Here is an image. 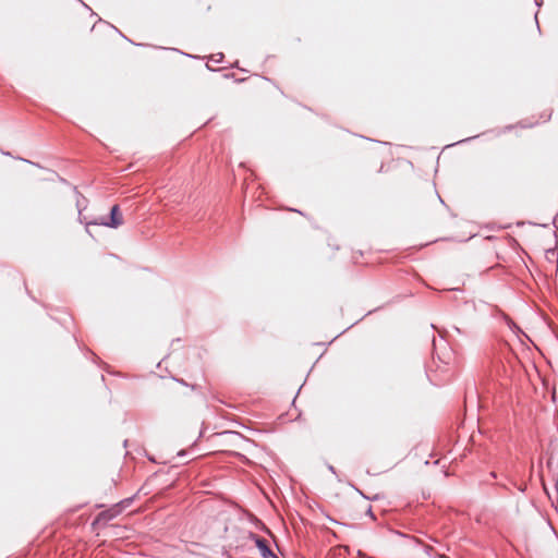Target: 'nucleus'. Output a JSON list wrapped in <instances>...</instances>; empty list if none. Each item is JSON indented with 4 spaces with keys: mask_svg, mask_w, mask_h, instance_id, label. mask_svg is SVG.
I'll return each mask as SVG.
<instances>
[{
    "mask_svg": "<svg viewBox=\"0 0 558 558\" xmlns=\"http://www.w3.org/2000/svg\"><path fill=\"white\" fill-rule=\"evenodd\" d=\"M92 225H94V226H105V227L112 228V229H117L120 226H122L123 225V217H122V214L120 211L119 205H114V206L111 207L109 218L100 217V218L95 219L93 221L86 222V227L87 228L89 226H92ZM87 232H89L88 229H87Z\"/></svg>",
    "mask_w": 558,
    "mask_h": 558,
    "instance_id": "obj_1",
    "label": "nucleus"
},
{
    "mask_svg": "<svg viewBox=\"0 0 558 558\" xmlns=\"http://www.w3.org/2000/svg\"><path fill=\"white\" fill-rule=\"evenodd\" d=\"M255 539V544L259 549L260 556L263 558H278L271 549L268 547L267 542L258 536H253Z\"/></svg>",
    "mask_w": 558,
    "mask_h": 558,
    "instance_id": "obj_2",
    "label": "nucleus"
},
{
    "mask_svg": "<svg viewBox=\"0 0 558 558\" xmlns=\"http://www.w3.org/2000/svg\"><path fill=\"white\" fill-rule=\"evenodd\" d=\"M121 513V509L118 508V506H114L113 508L111 509H108L106 511H102L98 514L97 517V521H110L112 519H114L117 515H119Z\"/></svg>",
    "mask_w": 558,
    "mask_h": 558,
    "instance_id": "obj_3",
    "label": "nucleus"
},
{
    "mask_svg": "<svg viewBox=\"0 0 558 558\" xmlns=\"http://www.w3.org/2000/svg\"><path fill=\"white\" fill-rule=\"evenodd\" d=\"M133 501V498H125L123 500H121L119 504H117L116 506H118L119 509H124L126 507H129Z\"/></svg>",
    "mask_w": 558,
    "mask_h": 558,
    "instance_id": "obj_4",
    "label": "nucleus"
},
{
    "mask_svg": "<svg viewBox=\"0 0 558 558\" xmlns=\"http://www.w3.org/2000/svg\"><path fill=\"white\" fill-rule=\"evenodd\" d=\"M222 58H223L222 53L211 56V60L215 62H220Z\"/></svg>",
    "mask_w": 558,
    "mask_h": 558,
    "instance_id": "obj_5",
    "label": "nucleus"
},
{
    "mask_svg": "<svg viewBox=\"0 0 558 558\" xmlns=\"http://www.w3.org/2000/svg\"><path fill=\"white\" fill-rule=\"evenodd\" d=\"M437 558H449L446 555H438Z\"/></svg>",
    "mask_w": 558,
    "mask_h": 558,
    "instance_id": "obj_6",
    "label": "nucleus"
},
{
    "mask_svg": "<svg viewBox=\"0 0 558 558\" xmlns=\"http://www.w3.org/2000/svg\"><path fill=\"white\" fill-rule=\"evenodd\" d=\"M275 544H276L277 549H279V544L276 541H275Z\"/></svg>",
    "mask_w": 558,
    "mask_h": 558,
    "instance_id": "obj_7",
    "label": "nucleus"
}]
</instances>
